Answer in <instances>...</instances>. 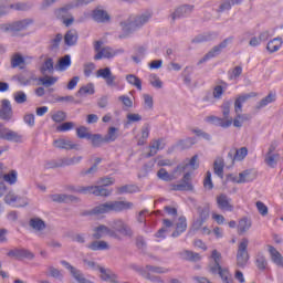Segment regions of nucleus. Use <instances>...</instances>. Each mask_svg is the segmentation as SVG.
<instances>
[{
	"label": "nucleus",
	"mask_w": 283,
	"mask_h": 283,
	"mask_svg": "<svg viewBox=\"0 0 283 283\" xmlns=\"http://www.w3.org/2000/svg\"><path fill=\"white\" fill-rule=\"evenodd\" d=\"M93 238L95 240H101L104 237H109L111 239L122 241V237L129 239L134 237V231L132 227L125 223L122 219H117L113 223H111V228L105 224H99L93 229Z\"/></svg>",
	"instance_id": "f257e3e1"
},
{
	"label": "nucleus",
	"mask_w": 283,
	"mask_h": 283,
	"mask_svg": "<svg viewBox=\"0 0 283 283\" xmlns=\"http://www.w3.org/2000/svg\"><path fill=\"white\" fill-rule=\"evenodd\" d=\"M153 18V13L146 11L144 13H138L135 15H130L126 21L120 22L122 32L124 34L119 35V39H125L133 32L142 29L145 24H147Z\"/></svg>",
	"instance_id": "f03ea898"
},
{
	"label": "nucleus",
	"mask_w": 283,
	"mask_h": 283,
	"mask_svg": "<svg viewBox=\"0 0 283 283\" xmlns=\"http://www.w3.org/2000/svg\"><path fill=\"white\" fill-rule=\"evenodd\" d=\"M134 208V202L132 201H106L104 203L95 206L91 210L92 216L108 214L111 212H123Z\"/></svg>",
	"instance_id": "7ed1b4c3"
},
{
	"label": "nucleus",
	"mask_w": 283,
	"mask_h": 283,
	"mask_svg": "<svg viewBox=\"0 0 283 283\" xmlns=\"http://www.w3.org/2000/svg\"><path fill=\"white\" fill-rule=\"evenodd\" d=\"M211 258L213 260V265H210V273L219 274L221 276L223 283H234L230 272L228 269H222L220 265L221 253L218 250H213Z\"/></svg>",
	"instance_id": "20e7f679"
},
{
	"label": "nucleus",
	"mask_w": 283,
	"mask_h": 283,
	"mask_svg": "<svg viewBox=\"0 0 283 283\" xmlns=\"http://www.w3.org/2000/svg\"><path fill=\"white\" fill-rule=\"evenodd\" d=\"M103 41H95L94 51L96 52L94 60L99 61L102 59H113L116 54H123L124 50H114L111 46H105L102 49Z\"/></svg>",
	"instance_id": "39448f33"
},
{
	"label": "nucleus",
	"mask_w": 283,
	"mask_h": 283,
	"mask_svg": "<svg viewBox=\"0 0 283 283\" xmlns=\"http://www.w3.org/2000/svg\"><path fill=\"white\" fill-rule=\"evenodd\" d=\"M34 23L33 19L27 18L23 20H19L9 24H0L1 32H23L25 31L31 24Z\"/></svg>",
	"instance_id": "423d86ee"
},
{
	"label": "nucleus",
	"mask_w": 283,
	"mask_h": 283,
	"mask_svg": "<svg viewBox=\"0 0 283 283\" xmlns=\"http://www.w3.org/2000/svg\"><path fill=\"white\" fill-rule=\"evenodd\" d=\"M249 240L247 238L241 239L237 251V265L241 269L245 268L249 262Z\"/></svg>",
	"instance_id": "0eeeda50"
},
{
	"label": "nucleus",
	"mask_w": 283,
	"mask_h": 283,
	"mask_svg": "<svg viewBox=\"0 0 283 283\" xmlns=\"http://www.w3.org/2000/svg\"><path fill=\"white\" fill-rule=\"evenodd\" d=\"M256 172L254 169H245L239 174V178L233 175H228V180H231L238 185L250 184L256 179Z\"/></svg>",
	"instance_id": "6e6552de"
},
{
	"label": "nucleus",
	"mask_w": 283,
	"mask_h": 283,
	"mask_svg": "<svg viewBox=\"0 0 283 283\" xmlns=\"http://www.w3.org/2000/svg\"><path fill=\"white\" fill-rule=\"evenodd\" d=\"M232 39L228 38L224 39L221 43H219L218 45L213 46L208 54H206L203 57H201L198 62V65L205 64L206 62H208L209 60L218 56L219 54H221L222 50L226 49L229 45V42H231Z\"/></svg>",
	"instance_id": "1a4fd4ad"
},
{
	"label": "nucleus",
	"mask_w": 283,
	"mask_h": 283,
	"mask_svg": "<svg viewBox=\"0 0 283 283\" xmlns=\"http://www.w3.org/2000/svg\"><path fill=\"white\" fill-rule=\"evenodd\" d=\"M4 202L12 207H27L28 200L23 197L18 196L13 190H10L6 197Z\"/></svg>",
	"instance_id": "9d476101"
},
{
	"label": "nucleus",
	"mask_w": 283,
	"mask_h": 283,
	"mask_svg": "<svg viewBox=\"0 0 283 283\" xmlns=\"http://www.w3.org/2000/svg\"><path fill=\"white\" fill-rule=\"evenodd\" d=\"M97 77H103L106 82L107 87H118V82L116 81V76L112 74L111 69H99L96 72Z\"/></svg>",
	"instance_id": "9b49d317"
},
{
	"label": "nucleus",
	"mask_w": 283,
	"mask_h": 283,
	"mask_svg": "<svg viewBox=\"0 0 283 283\" xmlns=\"http://www.w3.org/2000/svg\"><path fill=\"white\" fill-rule=\"evenodd\" d=\"M195 10V6L192 4H182L178 7L174 13L170 14V19L172 21L180 20L182 18L189 17Z\"/></svg>",
	"instance_id": "f8f14e48"
},
{
	"label": "nucleus",
	"mask_w": 283,
	"mask_h": 283,
	"mask_svg": "<svg viewBox=\"0 0 283 283\" xmlns=\"http://www.w3.org/2000/svg\"><path fill=\"white\" fill-rule=\"evenodd\" d=\"M13 118V108L9 99H2L0 106V119L10 122Z\"/></svg>",
	"instance_id": "ddd939ff"
},
{
	"label": "nucleus",
	"mask_w": 283,
	"mask_h": 283,
	"mask_svg": "<svg viewBox=\"0 0 283 283\" xmlns=\"http://www.w3.org/2000/svg\"><path fill=\"white\" fill-rule=\"evenodd\" d=\"M216 201L218 209L222 211L232 212L234 209V206L231 203V198L224 193L217 196Z\"/></svg>",
	"instance_id": "4468645a"
},
{
	"label": "nucleus",
	"mask_w": 283,
	"mask_h": 283,
	"mask_svg": "<svg viewBox=\"0 0 283 283\" xmlns=\"http://www.w3.org/2000/svg\"><path fill=\"white\" fill-rule=\"evenodd\" d=\"M7 255L9 258L27 259L30 261L35 259V254L27 249H13V250H10Z\"/></svg>",
	"instance_id": "2eb2a0df"
},
{
	"label": "nucleus",
	"mask_w": 283,
	"mask_h": 283,
	"mask_svg": "<svg viewBox=\"0 0 283 283\" xmlns=\"http://www.w3.org/2000/svg\"><path fill=\"white\" fill-rule=\"evenodd\" d=\"M53 145L55 148L64 150H78L80 147L77 144H74L72 140L65 138L55 139Z\"/></svg>",
	"instance_id": "dca6fc26"
},
{
	"label": "nucleus",
	"mask_w": 283,
	"mask_h": 283,
	"mask_svg": "<svg viewBox=\"0 0 283 283\" xmlns=\"http://www.w3.org/2000/svg\"><path fill=\"white\" fill-rule=\"evenodd\" d=\"M0 139L20 143L22 139V136L10 128L3 127L1 128V132H0Z\"/></svg>",
	"instance_id": "f3484780"
},
{
	"label": "nucleus",
	"mask_w": 283,
	"mask_h": 283,
	"mask_svg": "<svg viewBox=\"0 0 283 283\" xmlns=\"http://www.w3.org/2000/svg\"><path fill=\"white\" fill-rule=\"evenodd\" d=\"M254 96H258L255 92H250L248 94H241L237 97L235 103H234V112L235 114L242 113L243 104L249 99V98H254Z\"/></svg>",
	"instance_id": "a211bd4d"
},
{
	"label": "nucleus",
	"mask_w": 283,
	"mask_h": 283,
	"mask_svg": "<svg viewBox=\"0 0 283 283\" xmlns=\"http://www.w3.org/2000/svg\"><path fill=\"white\" fill-rule=\"evenodd\" d=\"M206 120H208L209 123H211L212 125L214 126H218V127H221V128H230L233 120L232 119H227V118H221V117H218V116H208L206 117Z\"/></svg>",
	"instance_id": "6ab92c4d"
},
{
	"label": "nucleus",
	"mask_w": 283,
	"mask_h": 283,
	"mask_svg": "<svg viewBox=\"0 0 283 283\" xmlns=\"http://www.w3.org/2000/svg\"><path fill=\"white\" fill-rule=\"evenodd\" d=\"M86 195H93V196H102V197H108L111 196V191L105 189L103 186H88L85 187L84 190Z\"/></svg>",
	"instance_id": "aec40b11"
},
{
	"label": "nucleus",
	"mask_w": 283,
	"mask_h": 283,
	"mask_svg": "<svg viewBox=\"0 0 283 283\" xmlns=\"http://www.w3.org/2000/svg\"><path fill=\"white\" fill-rule=\"evenodd\" d=\"M199 220L193 223L195 229H200L202 224L207 221V219L210 217V208L209 206H206L203 208H199Z\"/></svg>",
	"instance_id": "412c9836"
},
{
	"label": "nucleus",
	"mask_w": 283,
	"mask_h": 283,
	"mask_svg": "<svg viewBox=\"0 0 283 283\" xmlns=\"http://www.w3.org/2000/svg\"><path fill=\"white\" fill-rule=\"evenodd\" d=\"M93 20L97 23H106L111 21V15L107 11L95 9L92 13Z\"/></svg>",
	"instance_id": "4be33fe9"
},
{
	"label": "nucleus",
	"mask_w": 283,
	"mask_h": 283,
	"mask_svg": "<svg viewBox=\"0 0 283 283\" xmlns=\"http://www.w3.org/2000/svg\"><path fill=\"white\" fill-rule=\"evenodd\" d=\"M268 252L271 254L272 262L279 268H283V256L273 245L268 247Z\"/></svg>",
	"instance_id": "5701e85b"
},
{
	"label": "nucleus",
	"mask_w": 283,
	"mask_h": 283,
	"mask_svg": "<svg viewBox=\"0 0 283 283\" xmlns=\"http://www.w3.org/2000/svg\"><path fill=\"white\" fill-rule=\"evenodd\" d=\"M283 44V39L281 36H276L272 39L270 42L266 44V51L270 52L271 54L276 53L280 51Z\"/></svg>",
	"instance_id": "b1692460"
},
{
	"label": "nucleus",
	"mask_w": 283,
	"mask_h": 283,
	"mask_svg": "<svg viewBox=\"0 0 283 283\" xmlns=\"http://www.w3.org/2000/svg\"><path fill=\"white\" fill-rule=\"evenodd\" d=\"M150 151L148 155H146V158H150L157 155L159 150H163L165 148V144L163 139H154L151 142V145L149 146Z\"/></svg>",
	"instance_id": "393cba45"
},
{
	"label": "nucleus",
	"mask_w": 283,
	"mask_h": 283,
	"mask_svg": "<svg viewBox=\"0 0 283 283\" xmlns=\"http://www.w3.org/2000/svg\"><path fill=\"white\" fill-rule=\"evenodd\" d=\"M77 41H78V33L75 29L69 30L64 35V42L67 46L76 45Z\"/></svg>",
	"instance_id": "a878e982"
},
{
	"label": "nucleus",
	"mask_w": 283,
	"mask_h": 283,
	"mask_svg": "<svg viewBox=\"0 0 283 283\" xmlns=\"http://www.w3.org/2000/svg\"><path fill=\"white\" fill-rule=\"evenodd\" d=\"M72 65V57L70 55H65L64 57H60L55 70L59 72H65Z\"/></svg>",
	"instance_id": "bb28decb"
},
{
	"label": "nucleus",
	"mask_w": 283,
	"mask_h": 283,
	"mask_svg": "<svg viewBox=\"0 0 283 283\" xmlns=\"http://www.w3.org/2000/svg\"><path fill=\"white\" fill-rule=\"evenodd\" d=\"M101 273V279L105 282L108 283H116L117 282V276L109 270L105 268H101L99 270Z\"/></svg>",
	"instance_id": "cd10ccee"
},
{
	"label": "nucleus",
	"mask_w": 283,
	"mask_h": 283,
	"mask_svg": "<svg viewBox=\"0 0 283 283\" xmlns=\"http://www.w3.org/2000/svg\"><path fill=\"white\" fill-rule=\"evenodd\" d=\"M279 161H280V154H265L264 155L265 165L272 169L277 167Z\"/></svg>",
	"instance_id": "c85d7f7f"
},
{
	"label": "nucleus",
	"mask_w": 283,
	"mask_h": 283,
	"mask_svg": "<svg viewBox=\"0 0 283 283\" xmlns=\"http://www.w3.org/2000/svg\"><path fill=\"white\" fill-rule=\"evenodd\" d=\"M87 248L91 251H108L111 249L108 242L106 241H93Z\"/></svg>",
	"instance_id": "c756f323"
},
{
	"label": "nucleus",
	"mask_w": 283,
	"mask_h": 283,
	"mask_svg": "<svg viewBox=\"0 0 283 283\" xmlns=\"http://www.w3.org/2000/svg\"><path fill=\"white\" fill-rule=\"evenodd\" d=\"M42 75L53 74L54 73V61L53 57H46L44 63L41 66Z\"/></svg>",
	"instance_id": "7c9ffc66"
},
{
	"label": "nucleus",
	"mask_w": 283,
	"mask_h": 283,
	"mask_svg": "<svg viewBox=\"0 0 283 283\" xmlns=\"http://www.w3.org/2000/svg\"><path fill=\"white\" fill-rule=\"evenodd\" d=\"M169 272H170V269L159 266V265H146L145 266V273H150L151 275H153V273H155V274H167Z\"/></svg>",
	"instance_id": "2f4dec72"
},
{
	"label": "nucleus",
	"mask_w": 283,
	"mask_h": 283,
	"mask_svg": "<svg viewBox=\"0 0 283 283\" xmlns=\"http://www.w3.org/2000/svg\"><path fill=\"white\" fill-rule=\"evenodd\" d=\"M75 7H73V2H71L70 4H67L64 8H60L57 10H55L54 14L59 20H65L66 18H69L71 14L69 13V10L74 9Z\"/></svg>",
	"instance_id": "473e14b6"
},
{
	"label": "nucleus",
	"mask_w": 283,
	"mask_h": 283,
	"mask_svg": "<svg viewBox=\"0 0 283 283\" xmlns=\"http://www.w3.org/2000/svg\"><path fill=\"white\" fill-rule=\"evenodd\" d=\"M188 167H190L191 170H197L199 168L198 164V156L195 155L191 157L190 161L184 166H178L177 171L184 172Z\"/></svg>",
	"instance_id": "72a5a7b5"
},
{
	"label": "nucleus",
	"mask_w": 283,
	"mask_h": 283,
	"mask_svg": "<svg viewBox=\"0 0 283 283\" xmlns=\"http://www.w3.org/2000/svg\"><path fill=\"white\" fill-rule=\"evenodd\" d=\"M117 132H118V128L114 126L108 127L107 134L103 136L105 144L115 142L118 137Z\"/></svg>",
	"instance_id": "f704fd0d"
},
{
	"label": "nucleus",
	"mask_w": 283,
	"mask_h": 283,
	"mask_svg": "<svg viewBox=\"0 0 283 283\" xmlns=\"http://www.w3.org/2000/svg\"><path fill=\"white\" fill-rule=\"evenodd\" d=\"M34 7L32 2H17L10 4V10L29 11Z\"/></svg>",
	"instance_id": "c9c22d12"
},
{
	"label": "nucleus",
	"mask_w": 283,
	"mask_h": 283,
	"mask_svg": "<svg viewBox=\"0 0 283 283\" xmlns=\"http://www.w3.org/2000/svg\"><path fill=\"white\" fill-rule=\"evenodd\" d=\"M170 190L172 191H192L193 190V186L191 182H184L182 184H174L170 185Z\"/></svg>",
	"instance_id": "e433bc0d"
},
{
	"label": "nucleus",
	"mask_w": 283,
	"mask_h": 283,
	"mask_svg": "<svg viewBox=\"0 0 283 283\" xmlns=\"http://www.w3.org/2000/svg\"><path fill=\"white\" fill-rule=\"evenodd\" d=\"M223 168H224L223 158L218 157V158L214 160L213 169H214V174H216L219 178H221V179L223 178Z\"/></svg>",
	"instance_id": "4c0bfd02"
},
{
	"label": "nucleus",
	"mask_w": 283,
	"mask_h": 283,
	"mask_svg": "<svg viewBox=\"0 0 283 283\" xmlns=\"http://www.w3.org/2000/svg\"><path fill=\"white\" fill-rule=\"evenodd\" d=\"M138 192V187L135 186V185H125V186H122V187H118L117 188V193L118 195H133V193H136Z\"/></svg>",
	"instance_id": "58836bf2"
},
{
	"label": "nucleus",
	"mask_w": 283,
	"mask_h": 283,
	"mask_svg": "<svg viewBox=\"0 0 283 283\" xmlns=\"http://www.w3.org/2000/svg\"><path fill=\"white\" fill-rule=\"evenodd\" d=\"M275 101V94L270 93L268 94L261 102L258 103V105L254 107L256 111H260L263 107H266L268 104H271Z\"/></svg>",
	"instance_id": "ea45409f"
},
{
	"label": "nucleus",
	"mask_w": 283,
	"mask_h": 283,
	"mask_svg": "<svg viewBox=\"0 0 283 283\" xmlns=\"http://www.w3.org/2000/svg\"><path fill=\"white\" fill-rule=\"evenodd\" d=\"M29 226L35 231H43L45 229V223L40 218H32L29 222Z\"/></svg>",
	"instance_id": "a19ab883"
},
{
	"label": "nucleus",
	"mask_w": 283,
	"mask_h": 283,
	"mask_svg": "<svg viewBox=\"0 0 283 283\" xmlns=\"http://www.w3.org/2000/svg\"><path fill=\"white\" fill-rule=\"evenodd\" d=\"M181 259L190 262H198L200 261V254L191 252V251H184L180 253Z\"/></svg>",
	"instance_id": "79ce46f5"
},
{
	"label": "nucleus",
	"mask_w": 283,
	"mask_h": 283,
	"mask_svg": "<svg viewBox=\"0 0 283 283\" xmlns=\"http://www.w3.org/2000/svg\"><path fill=\"white\" fill-rule=\"evenodd\" d=\"M87 140H91L92 146L98 148L102 144H105L104 136L99 134L90 135Z\"/></svg>",
	"instance_id": "37998d69"
},
{
	"label": "nucleus",
	"mask_w": 283,
	"mask_h": 283,
	"mask_svg": "<svg viewBox=\"0 0 283 283\" xmlns=\"http://www.w3.org/2000/svg\"><path fill=\"white\" fill-rule=\"evenodd\" d=\"M94 93L95 91L93 83H88L78 90L77 96L94 95Z\"/></svg>",
	"instance_id": "c03bdc74"
},
{
	"label": "nucleus",
	"mask_w": 283,
	"mask_h": 283,
	"mask_svg": "<svg viewBox=\"0 0 283 283\" xmlns=\"http://www.w3.org/2000/svg\"><path fill=\"white\" fill-rule=\"evenodd\" d=\"M126 80L128 84L137 87L139 91H143V81H140L137 76H135L134 74H129L126 76Z\"/></svg>",
	"instance_id": "a18cd8bd"
},
{
	"label": "nucleus",
	"mask_w": 283,
	"mask_h": 283,
	"mask_svg": "<svg viewBox=\"0 0 283 283\" xmlns=\"http://www.w3.org/2000/svg\"><path fill=\"white\" fill-rule=\"evenodd\" d=\"M83 160V157H64L61 158L62 161V168L66 166H72L81 163Z\"/></svg>",
	"instance_id": "49530a36"
},
{
	"label": "nucleus",
	"mask_w": 283,
	"mask_h": 283,
	"mask_svg": "<svg viewBox=\"0 0 283 283\" xmlns=\"http://www.w3.org/2000/svg\"><path fill=\"white\" fill-rule=\"evenodd\" d=\"M48 271L50 276L60 282H63L64 275L59 269L54 268L53 265H49Z\"/></svg>",
	"instance_id": "de8ad7c7"
},
{
	"label": "nucleus",
	"mask_w": 283,
	"mask_h": 283,
	"mask_svg": "<svg viewBox=\"0 0 283 283\" xmlns=\"http://www.w3.org/2000/svg\"><path fill=\"white\" fill-rule=\"evenodd\" d=\"M44 168L45 169L63 168L62 158L46 160L45 164H44Z\"/></svg>",
	"instance_id": "09e8293b"
},
{
	"label": "nucleus",
	"mask_w": 283,
	"mask_h": 283,
	"mask_svg": "<svg viewBox=\"0 0 283 283\" xmlns=\"http://www.w3.org/2000/svg\"><path fill=\"white\" fill-rule=\"evenodd\" d=\"M2 180H4L9 185H15L18 180V172L15 170H11L9 174L2 176Z\"/></svg>",
	"instance_id": "8fccbe9b"
},
{
	"label": "nucleus",
	"mask_w": 283,
	"mask_h": 283,
	"mask_svg": "<svg viewBox=\"0 0 283 283\" xmlns=\"http://www.w3.org/2000/svg\"><path fill=\"white\" fill-rule=\"evenodd\" d=\"M40 82L44 87H52L56 82H59V77L44 76L40 78Z\"/></svg>",
	"instance_id": "3c124183"
},
{
	"label": "nucleus",
	"mask_w": 283,
	"mask_h": 283,
	"mask_svg": "<svg viewBox=\"0 0 283 283\" xmlns=\"http://www.w3.org/2000/svg\"><path fill=\"white\" fill-rule=\"evenodd\" d=\"M211 40H212V34L206 33V34H200L195 36L191 40V43H206V42H210Z\"/></svg>",
	"instance_id": "603ef678"
},
{
	"label": "nucleus",
	"mask_w": 283,
	"mask_h": 283,
	"mask_svg": "<svg viewBox=\"0 0 283 283\" xmlns=\"http://www.w3.org/2000/svg\"><path fill=\"white\" fill-rule=\"evenodd\" d=\"M256 266L260 271H265L268 269V260L264 254H258Z\"/></svg>",
	"instance_id": "864d4df0"
},
{
	"label": "nucleus",
	"mask_w": 283,
	"mask_h": 283,
	"mask_svg": "<svg viewBox=\"0 0 283 283\" xmlns=\"http://www.w3.org/2000/svg\"><path fill=\"white\" fill-rule=\"evenodd\" d=\"M231 106H232V102L230 101H224L223 104L221 105L222 115L226 119H232L230 117Z\"/></svg>",
	"instance_id": "5fc2aeb1"
},
{
	"label": "nucleus",
	"mask_w": 283,
	"mask_h": 283,
	"mask_svg": "<svg viewBox=\"0 0 283 283\" xmlns=\"http://www.w3.org/2000/svg\"><path fill=\"white\" fill-rule=\"evenodd\" d=\"M251 228V222L250 220H248L247 218H243L239 221V226H238V229H239V232L242 234V233H245L249 229Z\"/></svg>",
	"instance_id": "6e6d98bb"
},
{
	"label": "nucleus",
	"mask_w": 283,
	"mask_h": 283,
	"mask_svg": "<svg viewBox=\"0 0 283 283\" xmlns=\"http://www.w3.org/2000/svg\"><path fill=\"white\" fill-rule=\"evenodd\" d=\"M247 119H248L247 114L237 113V117L234 118V120L232 119V124L234 125L235 128H241L243 122Z\"/></svg>",
	"instance_id": "4d7b16f0"
},
{
	"label": "nucleus",
	"mask_w": 283,
	"mask_h": 283,
	"mask_svg": "<svg viewBox=\"0 0 283 283\" xmlns=\"http://www.w3.org/2000/svg\"><path fill=\"white\" fill-rule=\"evenodd\" d=\"M157 177H158V179H161V180L167 181V182L174 180L172 176H170V174L165 168H160L157 171Z\"/></svg>",
	"instance_id": "13d9d810"
},
{
	"label": "nucleus",
	"mask_w": 283,
	"mask_h": 283,
	"mask_svg": "<svg viewBox=\"0 0 283 283\" xmlns=\"http://www.w3.org/2000/svg\"><path fill=\"white\" fill-rule=\"evenodd\" d=\"M196 138L189 137L187 139L180 140L178 145L181 149H188L191 148L196 144Z\"/></svg>",
	"instance_id": "bf43d9fd"
},
{
	"label": "nucleus",
	"mask_w": 283,
	"mask_h": 283,
	"mask_svg": "<svg viewBox=\"0 0 283 283\" xmlns=\"http://www.w3.org/2000/svg\"><path fill=\"white\" fill-rule=\"evenodd\" d=\"M25 64V60L23 56H21L20 54H15L13 55V57L11 59V67L15 69L20 65H24Z\"/></svg>",
	"instance_id": "052dcab7"
},
{
	"label": "nucleus",
	"mask_w": 283,
	"mask_h": 283,
	"mask_svg": "<svg viewBox=\"0 0 283 283\" xmlns=\"http://www.w3.org/2000/svg\"><path fill=\"white\" fill-rule=\"evenodd\" d=\"M13 99L17 104H24L28 101L27 94L23 91H18L13 93Z\"/></svg>",
	"instance_id": "680f3d73"
},
{
	"label": "nucleus",
	"mask_w": 283,
	"mask_h": 283,
	"mask_svg": "<svg viewBox=\"0 0 283 283\" xmlns=\"http://www.w3.org/2000/svg\"><path fill=\"white\" fill-rule=\"evenodd\" d=\"M234 153H235L234 158L237 159V161H242L248 155V148L247 147H241L240 149L234 148Z\"/></svg>",
	"instance_id": "e2e57ef3"
},
{
	"label": "nucleus",
	"mask_w": 283,
	"mask_h": 283,
	"mask_svg": "<svg viewBox=\"0 0 283 283\" xmlns=\"http://www.w3.org/2000/svg\"><path fill=\"white\" fill-rule=\"evenodd\" d=\"M143 98H144V108L147 111H151L154 107V99H153L151 95L144 94Z\"/></svg>",
	"instance_id": "0e129e2a"
},
{
	"label": "nucleus",
	"mask_w": 283,
	"mask_h": 283,
	"mask_svg": "<svg viewBox=\"0 0 283 283\" xmlns=\"http://www.w3.org/2000/svg\"><path fill=\"white\" fill-rule=\"evenodd\" d=\"M224 93V88L221 85H216L212 90V96L216 101H220Z\"/></svg>",
	"instance_id": "69168bd1"
},
{
	"label": "nucleus",
	"mask_w": 283,
	"mask_h": 283,
	"mask_svg": "<svg viewBox=\"0 0 283 283\" xmlns=\"http://www.w3.org/2000/svg\"><path fill=\"white\" fill-rule=\"evenodd\" d=\"M149 82L153 87H156V88L163 87V82L159 80V77L156 74H150Z\"/></svg>",
	"instance_id": "338daca9"
},
{
	"label": "nucleus",
	"mask_w": 283,
	"mask_h": 283,
	"mask_svg": "<svg viewBox=\"0 0 283 283\" xmlns=\"http://www.w3.org/2000/svg\"><path fill=\"white\" fill-rule=\"evenodd\" d=\"M66 118V113L64 112H56L55 114L52 115V119L55 122V123H62L64 122Z\"/></svg>",
	"instance_id": "774afa93"
}]
</instances>
